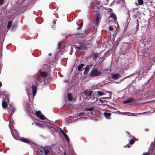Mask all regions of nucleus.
Listing matches in <instances>:
<instances>
[{
	"label": "nucleus",
	"instance_id": "1",
	"mask_svg": "<svg viewBox=\"0 0 155 155\" xmlns=\"http://www.w3.org/2000/svg\"><path fill=\"white\" fill-rule=\"evenodd\" d=\"M40 74L41 76L38 75L35 80V83L37 84H38V83H42V80L41 79V77L45 78L47 76V73L44 71H41L40 72Z\"/></svg>",
	"mask_w": 155,
	"mask_h": 155
},
{
	"label": "nucleus",
	"instance_id": "2",
	"mask_svg": "<svg viewBox=\"0 0 155 155\" xmlns=\"http://www.w3.org/2000/svg\"><path fill=\"white\" fill-rule=\"evenodd\" d=\"M78 44L79 46L76 45H75V47L79 50H84L87 48V44L80 41L78 43Z\"/></svg>",
	"mask_w": 155,
	"mask_h": 155
},
{
	"label": "nucleus",
	"instance_id": "3",
	"mask_svg": "<svg viewBox=\"0 0 155 155\" xmlns=\"http://www.w3.org/2000/svg\"><path fill=\"white\" fill-rule=\"evenodd\" d=\"M90 75L91 77H97L100 76L101 73L96 68H94L90 73Z\"/></svg>",
	"mask_w": 155,
	"mask_h": 155
},
{
	"label": "nucleus",
	"instance_id": "4",
	"mask_svg": "<svg viewBox=\"0 0 155 155\" xmlns=\"http://www.w3.org/2000/svg\"><path fill=\"white\" fill-rule=\"evenodd\" d=\"M15 109L12 105H10L8 108V111L9 114L10 118H12L13 114L14 112Z\"/></svg>",
	"mask_w": 155,
	"mask_h": 155
},
{
	"label": "nucleus",
	"instance_id": "5",
	"mask_svg": "<svg viewBox=\"0 0 155 155\" xmlns=\"http://www.w3.org/2000/svg\"><path fill=\"white\" fill-rule=\"evenodd\" d=\"M35 114L37 117L40 118L41 120H44L45 119V116L41 114L40 111H36L35 113Z\"/></svg>",
	"mask_w": 155,
	"mask_h": 155
},
{
	"label": "nucleus",
	"instance_id": "6",
	"mask_svg": "<svg viewBox=\"0 0 155 155\" xmlns=\"http://www.w3.org/2000/svg\"><path fill=\"white\" fill-rule=\"evenodd\" d=\"M92 92V91H84V94L86 96V98L88 99L91 97Z\"/></svg>",
	"mask_w": 155,
	"mask_h": 155
},
{
	"label": "nucleus",
	"instance_id": "7",
	"mask_svg": "<svg viewBox=\"0 0 155 155\" xmlns=\"http://www.w3.org/2000/svg\"><path fill=\"white\" fill-rule=\"evenodd\" d=\"M5 98L4 99V101L2 103V105L3 108H6L7 106V101L8 100L7 96H5Z\"/></svg>",
	"mask_w": 155,
	"mask_h": 155
},
{
	"label": "nucleus",
	"instance_id": "8",
	"mask_svg": "<svg viewBox=\"0 0 155 155\" xmlns=\"http://www.w3.org/2000/svg\"><path fill=\"white\" fill-rule=\"evenodd\" d=\"M36 84H37L35 83V84L32 85L31 87L33 95L34 96L35 95L37 91V88Z\"/></svg>",
	"mask_w": 155,
	"mask_h": 155
},
{
	"label": "nucleus",
	"instance_id": "9",
	"mask_svg": "<svg viewBox=\"0 0 155 155\" xmlns=\"http://www.w3.org/2000/svg\"><path fill=\"white\" fill-rule=\"evenodd\" d=\"M127 48L126 46H123L120 49V52L123 54L124 55L127 53Z\"/></svg>",
	"mask_w": 155,
	"mask_h": 155
},
{
	"label": "nucleus",
	"instance_id": "10",
	"mask_svg": "<svg viewBox=\"0 0 155 155\" xmlns=\"http://www.w3.org/2000/svg\"><path fill=\"white\" fill-rule=\"evenodd\" d=\"M18 140L21 142H23L27 143H31V142H30L29 140L28 139L24 138V137H21L20 139H18Z\"/></svg>",
	"mask_w": 155,
	"mask_h": 155
},
{
	"label": "nucleus",
	"instance_id": "11",
	"mask_svg": "<svg viewBox=\"0 0 155 155\" xmlns=\"http://www.w3.org/2000/svg\"><path fill=\"white\" fill-rule=\"evenodd\" d=\"M100 15L99 14V12H98V14H97L96 19L95 21V25L96 26H97L99 24V21L100 18Z\"/></svg>",
	"mask_w": 155,
	"mask_h": 155
},
{
	"label": "nucleus",
	"instance_id": "12",
	"mask_svg": "<svg viewBox=\"0 0 155 155\" xmlns=\"http://www.w3.org/2000/svg\"><path fill=\"white\" fill-rule=\"evenodd\" d=\"M135 100L134 99L132 98V97H130L129 98H128L127 100H126L124 101V103H129L131 102H132Z\"/></svg>",
	"mask_w": 155,
	"mask_h": 155
},
{
	"label": "nucleus",
	"instance_id": "13",
	"mask_svg": "<svg viewBox=\"0 0 155 155\" xmlns=\"http://www.w3.org/2000/svg\"><path fill=\"white\" fill-rule=\"evenodd\" d=\"M74 35L76 37V38H83L84 36L83 35V34L82 33H80V32H78L77 33H75L74 34Z\"/></svg>",
	"mask_w": 155,
	"mask_h": 155
},
{
	"label": "nucleus",
	"instance_id": "14",
	"mask_svg": "<svg viewBox=\"0 0 155 155\" xmlns=\"http://www.w3.org/2000/svg\"><path fill=\"white\" fill-rule=\"evenodd\" d=\"M67 97L68 100L70 101H72L73 99L72 94L71 93H68V94Z\"/></svg>",
	"mask_w": 155,
	"mask_h": 155
},
{
	"label": "nucleus",
	"instance_id": "15",
	"mask_svg": "<svg viewBox=\"0 0 155 155\" xmlns=\"http://www.w3.org/2000/svg\"><path fill=\"white\" fill-rule=\"evenodd\" d=\"M89 66H87L84 68V74H86L89 71Z\"/></svg>",
	"mask_w": 155,
	"mask_h": 155
},
{
	"label": "nucleus",
	"instance_id": "16",
	"mask_svg": "<svg viewBox=\"0 0 155 155\" xmlns=\"http://www.w3.org/2000/svg\"><path fill=\"white\" fill-rule=\"evenodd\" d=\"M104 116L106 117L107 119H110V117L111 115L110 113L107 112L104 113Z\"/></svg>",
	"mask_w": 155,
	"mask_h": 155
},
{
	"label": "nucleus",
	"instance_id": "17",
	"mask_svg": "<svg viewBox=\"0 0 155 155\" xmlns=\"http://www.w3.org/2000/svg\"><path fill=\"white\" fill-rule=\"evenodd\" d=\"M110 17L112 18V19L114 21H115L117 19L116 15L114 13H112L110 14Z\"/></svg>",
	"mask_w": 155,
	"mask_h": 155
},
{
	"label": "nucleus",
	"instance_id": "18",
	"mask_svg": "<svg viewBox=\"0 0 155 155\" xmlns=\"http://www.w3.org/2000/svg\"><path fill=\"white\" fill-rule=\"evenodd\" d=\"M84 65V64H79L78 67V71H81V69Z\"/></svg>",
	"mask_w": 155,
	"mask_h": 155
},
{
	"label": "nucleus",
	"instance_id": "19",
	"mask_svg": "<svg viewBox=\"0 0 155 155\" xmlns=\"http://www.w3.org/2000/svg\"><path fill=\"white\" fill-rule=\"evenodd\" d=\"M119 75L118 74H113L112 75V78L114 79H117L119 77Z\"/></svg>",
	"mask_w": 155,
	"mask_h": 155
},
{
	"label": "nucleus",
	"instance_id": "20",
	"mask_svg": "<svg viewBox=\"0 0 155 155\" xmlns=\"http://www.w3.org/2000/svg\"><path fill=\"white\" fill-rule=\"evenodd\" d=\"M12 21H8V25L7 26V28H9L11 27L12 24Z\"/></svg>",
	"mask_w": 155,
	"mask_h": 155
},
{
	"label": "nucleus",
	"instance_id": "21",
	"mask_svg": "<svg viewBox=\"0 0 155 155\" xmlns=\"http://www.w3.org/2000/svg\"><path fill=\"white\" fill-rule=\"evenodd\" d=\"M94 107H88V108H86L85 109V110L86 111H91L93 110H94Z\"/></svg>",
	"mask_w": 155,
	"mask_h": 155
},
{
	"label": "nucleus",
	"instance_id": "22",
	"mask_svg": "<svg viewBox=\"0 0 155 155\" xmlns=\"http://www.w3.org/2000/svg\"><path fill=\"white\" fill-rule=\"evenodd\" d=\"M98 53H93V57L94 59L96 58L98 56Z\"/></svg>",
	"mask_w": 155,
	"mask_h": 155
},
{
	"label": "nucleus",
	"instance_id": "23",
	"mask_svg": "<svg viewBox=\"0 0 155 155\" xmlns=\"http://www.w3.org/2000/svg\"><path fill=\"white\" fill-rule=\"evenodd\" d=\"M45 148H44L43 150H41V149H38V153H39L41 155L42 154V153H43V151L44 150L45 151Z\"/></svg>",
	"mask_w": 155,
	"mask_h": 155
},
{
	"label": "nucleus",
	"instance_id": "24",
	"mask_svg": "<svg viewBox=\"0 0 155 155\" xmlns=\"http://www.w3.org/2000/svg\"><path fill=\"white\" fill-rule=\"evenodd\" d=\"M97 93L98 95L100 96L103 95L104 94V93L103 92L100 91H98Z\"/></svg>",
	"mask_w": 155,
	"mask_h": 155
},
{
	"label": "nucleus",
	"instance_id": "25",
	"mask_svg": "<svg viewBox=\"0 0 155 155\" xmlns=\"http://www.w3.org/2000/svg\"><path fill=\"white\" fill-rule=\"evenodd\" d=\"M49 150L48 149L45 150L44 153L45 155H48V154L49 153Z\"/></svg>",
	"mask_w": 155,
	"mask_h": 155
},
{
	"label": "nucleus",
	"instance_id": "26",
	"mask_svg": "<svg viewBox=\"0 0 155 155\" xmlns=\"http://www.w3.org/2000/svg\"><path fill=\"white\" fill-rule=\"evenodd\" d=\"M83 25V22H81L80 24V25L79 27H78L77 28V29L78 30H80L81 29V28L82 27Z\"/></svg>",
	"mask_w": 155,
	"mask_h": 155
},
{
	"label": "nucleus",
	"instance_id": "27",
	"mask_svg": "<svg viewBox=\"0 0 155 155\" xmlns=\"http://www.w3.org/2000/svg\"><path fill=\"white\" fill-rule=\"evenodd\" d=\"M61 48V43L60 42H58V46H57V48L59 50Z\"/></svg>",
	"mask_w": 155,
	"mask_h": 155
},
{
	"label": "nucleus",
	"instance_id": "28",
	"mask_svg": "<svg viewBox=\"0 0 155 155\" xmlns=\"http://www.w3.org/2000/svg\"><path fill=\"white\" fill-rule=\"evenodd\" d=\"M138 1V4L142 5L143 4V0H137Z\"/></svg>",
	"mask_w": 155,
	"mask_h": 155
},
{
	"label": "nucleus",
	"instance_id": "29",
	"mask_svg": "<svg viewBox=\"0 0 155 155\" xmlns=\"http://www.w3.org/2000/svg\"><path fill=\"white\" fill-rule=\"evenodd\" d=\"M61 132L63 135L64 136V137H65L66 136H67L66 134L63 130H62Z\"/></svg>",
	"mask_w": 155,
	"mask_h": 155
},
{
	"label": "nucleus",
	"instance_id": "30",
	"mask_svg": "<svg viewBox=\"0 0 155 155\" xmlns=\"http://www.w3.org/2000/svg\"><path fill=\"white\" fill-rule=\"evenodd\" d=\"M134 143V140L133 139H131L130 141L129 144H133Z\"/></svg>",
	"mask_w": 155,
	"mask_h": 155
},
{
	"label": "nucleus",
	"instance_id": "31",
	"mask_svg": "<svg viewBox=\"0 0 155 155\" xmlns=\"http://www.w3.org/2000/svg\"><path fill=\"white\" fill-rule=\"evenodd\" d=\"M84 114L83 113H79L78 115V116H83L84 115Z\"/></svg>",
	"mask_w": 155,
	"mask_h": 155
},
{
	"label": "nucleus",
	"instance_id": "32",
	"mask_svg": "<svg viewBox=\"0 0 155 155\" xmlns=\"http://www.w3.org/2000/svg\"><path fill=\"white\" fill-rule=\"evenodd\" d=\"M108 98L107 97H102L101 98L102 99L100 100V101L102 102H104V100L103 99H107Z\"/></svg>",
	"mask_w": 155,
	"mask_h": 155
},
{
	"label": "nucleus",
	"instance_id": "33",
	"mask_svg": "<svg viewBox=\"0 0 155 155\" xmlns=\"http://www.w3.org/2000/svg\"><path fill=\"white\" fill-rule=\"evenodd\" d=\"M109 30L111 31L113 30L114 28L112 26H110L109 27Z\"/></svg>",
	"mask_w": 155,
	"mask_h": 155
},
{
	"label": "nucleus",
	"instance_id": "34",
	"mask_svg": "<svg viewBox=\"0 0 155 155\" xmlns=\"http://www.w3.org/2000/svg\"><path fill=\"white\" fill-rule=\"evenodd\" d=\"M65 138L66 139V140L68 142H69V139L68 138V136H67Z\"/></svg>",
	"mask_w": 155,
	"mask_h": 155
},
{
	"label": "nucleus",
	"instance_id": "35",
	"mask_svg": "<svg viewBox=\"0 0 155 155\" xmlns=\"http://www.w3.org/2000/svg\"><path fill=\"white\" fill-rule=\"evenodd\" d=\"M4 2V0H0V5H2L3 2Z\"/></svg>",
	"mask_w": 155,
	"mask_h": 155
},
{
	"label": "nucleus",
	"instance_id": "36",
	"mask_svg": "<svg viewBox=\"0 0 155 155\" xmlns=\"http://www.w3.org/2000/svg\"><path fill=\"white\" fill-rule=\"evenodd\" d=\"M148 153V152L144 153H143V155H147Z\"/></svg>",
	"mask_w": 155,
	"mask_h": 155
},
{
	"label": "nucleus",
	"instance_id": "37",
	"mask_svg": "<svg viewBox=\"0 0 155 155\" xmlns=\"http://www.w3.org/2000/svg\"><path fill=\"white\" fill-rule=\"evenodd\" d=\"M128 147V148L130 147V146L128 145H126V146H124V147Z\"/></svg>",
	"mask_w": 155,
	"mask_h": 155
},
{
	"label": "nucleus",
	"instance_id": "38",
	"mask_svg": "<svg viewBox=\"0 0 155 155\" xmlns=\"http://www.w3.org/2000/svg\"><path fill=\"white\" fill-rule=\"evenodd\" d=\"M131 115H130V116H135L134 115L135 114H133V113H131L130 114Z\"/></svg>",
	"mask_w": 155,
	"mask_h": 155
},
{
	"label": "nucleus",
	"instance_id": "39",
	"mask_svg": "<svg viewBox=\"0 0 155 155\" xmlns=\"http://www.w3.org/2000/svg\"><path fill=\"white\" fill-rule=\"evenodd\" d=\"M2 86V83L0 81V87Z\"/></svg>",
	"mask_w": 155,
	"mask_h": 155
},
{
	"label": "nucleus",
	"instance_id": "40",
	"mask_svg": "<svg viewBox=\"0 0 155 155\" xmlns=\"http://www.w3.org/2000/svg\"><path fill=\"white\" fill-rule=\"evenodd\" d=\"M11 132L12 133V135H13V133L12 130H11Z\"/></svg>",
	"mask_w": 155,
	"mask_h": 155
},
{
	"label": "nucleus",
	"instance_id": "41",
	"mask_svg": "<svg viewBox=\"0 0 155 155\" xmlns=\"http://www.w3.org/2000/svg\"><path fill=\"white\" fill-rule=\"evenodd\" d=\"M53 24H56V21L54 20V21L53 22Z\"/></svg>",
	"mask_w": 155,
	"mask_h": 155
},
{
	"label": "nucleus",
	"instance_id": "42",
	"mask_svg": "<svg viewBox=\"0 0 155 155\" xmlns=\"http://www.w3.org/2000/svg\"><path fill=\"white\" fill-rule=\"evenodd\" d=\"M145 131H148V129H145Z\"/></svg>",
	"mask_w": 155,
	"mask_h": 155
},
{
	"label": "nucleus",
	"instance_id": "43",
	"mask_svg": "<svg viewBox=\"0 0 155 155\" xmlns=\"http://www.w3.org/2000/svg\"><path fill=\"white\" fill-rule=\"evenodd\" d=\"M127 16L128 17L129 15H130L129 14H128V13H127Z\"/></svg>",
	"mask_w": 155,
	"mask_h": 155
},
{
	"label": "nucleus",
	"instance_id": "44",
	"mask_svg": "<svg viewBox=\"0 0 155 155\" xmlns=\"http://www.w3.org/2000/svg\"><path fill=\"white\" fill-rule=\"evenodd\" d=\"M15 25L14 24H13L12 25V27H15Z\"/></svg>",
	"mask_w": 155,
	"mask_h": 155
},
{
	"label": "nucleus",
	"instance_id": "45",
	"mask_svg": "<svg viewBox=\"0 0 155 155\" xmlns=\"http://www.w3.org/2000/svg\"><path fill=\"white\" fill-rule=\"evenodd\" d=\"M64 155H66L65 153H64Z\"/></svg>",
	"mask_w": 155,
	"mask_h": 155
},
{
	"label": "nucleus",
	"instance_id": "46",
	"mask_svg": "<svg viewBox=\"0 0 155 155\" xmlns=\"http://www.w3.org/2000/svg\"><path fill=\"white\" fill-rule=\"evenodd\" d=\"M136 22H137V23H138V21H136Z\"/></svg>",
	"mask_w": 155,
	"mask_h": 155
},
{
	"label": "nucleus",
	"instance_id": "47",
	"mask_svg": "<svg viewBox=\"0 0 155 155\" xmlns=\"http://www.w3.org/2000/svg\"><path fill=\"white\" fill-rule=\"evenodd\" d=\"M11 119H10V121H11Z\"/></svg>",
	"mask_w": 155,
	"mask_h": 155
}]
</instances>
